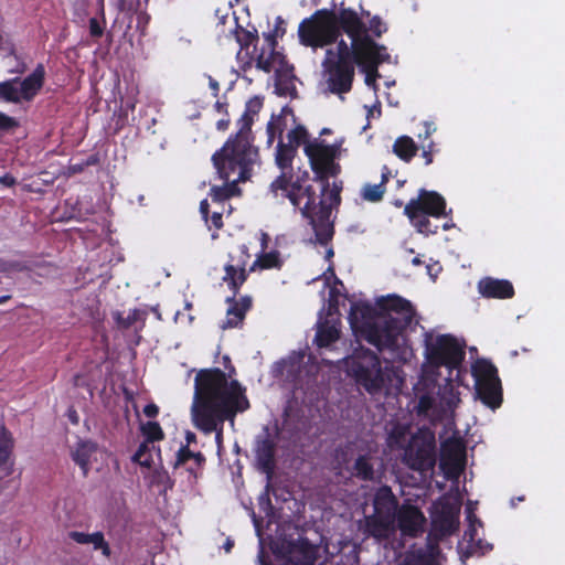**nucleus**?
Instances as JSON below:
<instances>
[{"mask_svg":"<svg viewBox=\"0 0 565 565\" xmlns=\"http://www.w3.org/2000/svg\"><path fill=\"white\" fill-rule=\"evenodd\" d=\"M248 407V399L237 381L228 384L225 373L220 369L198 372L191 414L196 427L205 433L216 431L218 447L224 420L233 422L237 412H244Z\"/></svg>","mask_w":565,"mask_h":565,"instance_id":"nucleus-1","label":"nucleus"},{"mask_svg":"<svg viewBox=\"0 0 565 565\" xmlns=\"http://www.w3.org/2000/svg\"><path fill=\"white\" fill-rule=\"evenodd\" d=\"M416 312L409 301L392 295L380 298L376 307L354 303L349 320L355 334L380 351H397L404 343V332L412 328Z\"/></svg>","mask_w":565,"mask_h":565,"instance_id":"nucleus-2","label":"nucleus"},{"mask_svg":"<svg viewBox=\"0 0 565 565\" xmlns=\"http://www.w3.org/2000/svg\"><path fill=\"white\" fill-rule=\"evenodd\" d=\"M321 195L318 196L311 185H302V179L291 181L286 170L270 184L273 193L278 190L286 192L290 202L300 209L301 215L309 221L316 234V239L326 245L333 236V223L330 221L333 206L340 204L341 186L335 183L329 189L328 179H324Z\"/></svg>","mask_w":565,"mask_h":565,"instance_id":"nucleus-3","label":"nucleus"},{"mask_svg":"<svg viewBox=\"0 0 565 565\" xmlns=\"http://www.w3.org/2000/svg\"><path fill=\"white\" fill-rule=\"evenodd\" d=\"M340 31L348 35H382L388 31L387 24L379 17L370 13L362 18L351 9H341L339 13L319 10L299 25V35H338Z\"/></svg>","mask_w":565,"mask_h":565,"instance_id":"nucleus-4","label":"nucleus"},{"mask_svg":"<svg viewBox=\"0 0 565 565\" xmlns=\"http://www.w3.org/2000/svg\"><path fill=\"white\" fill-rule=\"evenodd\" d=\"M262 106L263 102L259 97L255 96L250 98L241 118L243 125L239 131L212 156L214 168L218 170L223 178L226 177L224 168V160L226 159L230 161V164H233V162L241 164V180L248 177V166L255 164L258 161V150L250 143L249 134L253 116L259 113Z\"/></svg>","mask_w":565,"mask_h":565,"instance_id":"nucleus-5","label":"nucleus"},{"mask_svg":"<svg viewBox=\"0 0 565 565\" xmlns=\"http://www.w3.org/2000/svg\"><path fill=\"white\" fill-rule=\"evenodd\" d=\"M347 372L370 395L387 392L393 382L402 384L396 370L387 363L383 366L379 356L363 347L355 349L345 360Z\"/></svg>","mask_w":565,"mask_h":565,"instance_id":"nucleus-6","label":"nucleus"},{"mask_svg":"<svg viewBox=\"0 0 565 565\" xmlns=\"http://www.w3.org/2000/svg\"><path fill=\"white\" fill-rule=\"evenodd\" d=\"M355 64V41L351 40L349 46L341 40L335 51L327 50V56L323 62L324 75L327 76L326 93L344 94L351 89L354 76Z\"/></svg>","mask_w":565,"mask_h":565,"instance_id":"nucleus-7","label":"nucleus"},{"mask_svg":"<svg viewBox=\"0 0 565 565\" xmlns=\"http://www.w3.org/2000/svg\"><path fill=\"white\" fill-rule=\"evenodd\" d=\"M307 135L305 127L298 126L288 132L289 142L287 145H294L297 149L301 142L306 143L305 152L310 159L311 168L317 175L316 179L323 182L324 179L334 177L339 172L340 167L334 162L338 149L335 146L323 145L318 141L307 142Z\"/></svg>","mask_w":565,"mask_h":565,"instance_id":"nucleus-8","label":"nucleus"},{"mask_svg":"<svg viewBox=\"0 0 565 565\" xmlns=\"http://www.w3.org/2000/svg\"><path fill=\"white\" fill-rule=\"evenodd\" d=\"M241 45L237 58L245 65L270 72L277 62L282 61V55L276 51V38H236Z\"/></svg>","mask_w":565,"mask_h":565,"instance_id":"nucleus-9","label":"nucleus"},{"mask_svg":"<svg viewBox=\"0 0 565 565\" xmlns=\"http://www.w3.org/2000/svg\"><path fill=\"white\" fill-rule=\"evenodd\" d=\"M446 202L436 192L420 190L417 199H413L405 206V214L420 233H436L438 226L430 227V221L426 216H440L445 214Z\"/></svg>","mask_w":565,"mask_h":565,"instance_id":"nucleus-10","label":"nucleus"},{"mask_svg":"<svg viewBox=\"0 0 565 565\" xmlns=\"http://www.w3.org/2000/svg\"><path fill=\"white\" fill-rule=\"evenodd\" d=\"M426 356L431 364L437 366H458L463 358V345L450 334L434 335L433 332L425 333Z\"/></svg>","mask_w":565,"mask_h":565,"instance_id":"nucleus-11","label":"nucleus"},{"mask_svg":"<svg viewBox=\"0 0 565 565\" xmlns=\"http://www.w3.org/2000/svg\"><path fill=\"white\" fill-rule=\"evenodd\" d=\"M476 396L484 405L494 409L502 403L501 383L493 364L486 360H478L472 364Z\"/></svg>","mask_w":565,"mask_h":565,"instance_id":"nucleus-12","label":"nucleus"},{"mask_svg":"<svg viewBox=\"0 0 565 565\" xmlns=\"http://www.w3.org/2000/svg\"><path fill=\"white\" fill-rule=\"evenodd\" d=\"M460 505L459 500L451 497H443L434 503L429 539L437 543L458 529Z\"/></svg>","mask_w":565,"mask_h":565,"instance_id":"nucleus-13","label":"nucleus"},{"mask_svg":"<svg viewBox=\"0 0 565 565\" xmlns=\"http://www.w3.org/2000/svg\"><path fill=\"white\" fill-rule=\"evenodd\" d=\"M355 41V64L365 73L367 86L376 89L375 81L380 76L377 66L387 61L390 55L384 46H379L373 38H351Z\"/></svg>","mask_w":565,"mask_h":565,"instance_id":"nucleus-14","label":"nucleus"},{"mask_svg":"<svg viewBox=\"0 0 565 565\" xmlns=\"http://www.w3.org/2000/svg\"><path fill=\"white\" fill-rule=\"evenodd\" d=\"M404 463L412 470L425 475L436 465V445L433 435H415L403 456Z\"/></svg>","mask_w":565,"mask_h":565,"instance_id":"nucleus-15","label":"nucleus"},{"mask_svg":"<svg viewBox=\"0 0 565 565\" xmlns=\"http://www.w3.org/2000/svg\"><path fill=\"white\" fill-rule=\"evenodd\" d=\"M279 552L288 565H315L318 561L319 546L300 535L297 539L285 535Z\"/></svg>","mask_w":565,"mask_h":565,"instance_id":"nucleus-16","label":"nucleus"},{"mask_svg":"<svg viewBox=\"0 0 565 565\" xmlns=\"http://www.w3.org/2000/svg\"><path fill=\"white\" fill-rule=\"evenodd\" d=\"M254 164L248 166V177L244 180H241V172L242 167L241 164L233 162V164H230V161L224 160V168L226 177H222L216 169L217 175L221 180L225 181V184L223 186H212L211 189V196L214 201L223 202L225 200H228L230 198L239 194L241 190L237 186L238 182H245L250 179L252 168Z\"/></svg>","mask_w":565,"mask_h":565,"instance_id":"nucleus-17","label":"nucleus"},{"mask_svg":"<svg viewBox=\"0 0 565 565\" xmlns=\"http://www.w3.org/2000/svg\"><path fill=\"white\" fill-rule=\"evenodd\" d=\"M465 448L456 441H447L441 447L439 468L448 480H457L465 470Z\"/></svg>","mask_w":565,"mask_h":565,"instance_id":"nucleus-18","label":"nucleus"},{"mask_svg":"<svg viewBox=\"0 0 565 565\" xmlns=\"http://www.w3.org/2000/svg\"><path fill=\"white\" fill-rule=\"evenodd\" d=\"M275 452L276 441L270 435L269 427L266 426L256 438L255 457L258 469L266 473L268 481L274 473Z\"/></svg>","mask_w":565,"mask_h":565,"instance_id":"nucleus-19","label":"nucleus"},{"mask_svg":"<svg viewBox=\"0 0 565 565\" xmlns=\"http://www.w3.org/2000/svg\"><path fill=\"white\" fill-rule=\"evenodd\" d=\"M338 305L329 302L327 317H320L317 323L316 343L319 347H328L340 337Z\"/></svg>","mask_w":565,"mask_h":565,"instance_id":"nucleus-20","label":"nucleus"},{"mask_svg":"<svg viewBox=\"0 0 565 565\" xmlns=\"http://www.w3.org/2000/svg\"><path fill=\"white\" fill-rule=\"evenodd\" d=\"M396 518L398 521V527L405 535L417 536L424 531L426 519L415 507H406L402 509Z\"/></svg>","mask_w":565,"mask_h":565,"instance_id":"nucleus-21","label":"nucleus"},{"mask_svg":"<svg viewBox=\"0 0 565 565\" xmlns=\"http://www.w3.org/2000/svg\"><path fill=\"white\" fill-rule=\"evenodd\" d=\"M303 358V353L292 352L287 359H284L274 365V376L280 377L290 383H296L301 373Z\"/></svg>","mask_w":565,"mask_h":565,"instance_id":"nucleus-22","label":"nucleus"},{"mask_svg":"<svg viewBox=\"0 0 565 565\" xmlns=\"http://www.w3.org/2000/svg\"><path fill=\"white\" fill-rule=\"evenodd\" d=\"M364 522L365 533H367L370 536H373L377 541L386 540L395 533L396 519L394 518L372 514L365 516Z\"/></svg>","mask_w":565,"mask_h":565,"instance_id":"nucleus-23","label":"nucleus"},{"mask_svg":"<svg viewBox=\"0 0 565 565\" xmlns=\"http://www.w3.org/2000/svg\"><path fill=\"white\" fill-rule=\"evenodd\" d=\"M397 507L398 502L394 497L391 488L384 486L376 491L373 499V514L396 519Z\"/></svg>","mask_w":565,"mask_h":565,"instance_id":"nucleus-24","label":"nucleus"},{"mask_svg":"<svg viewBox=\"0 0 565 565\" xmlns=\"http://www.w3.org/2000/svg\"><path fill=\"white\" fill-rule=\"evenodd\" d=\"M479 292L486 298H511L514 294L510 281L486 277L478 284Z\"/></svg>","mask_w":565,"mask_h":565,"instance_id":"nucleus-25","label":"nucleus"},{"mask_svg":"<svg viewBox=\"0 0 565 565\" xmlns=\"http://www.w3.org/2000/svg\"><path fill=\"white\" fill-rule=\"evenodd\" d=\"M376 458L371 455H360L354 460L353 466L348 469L352 477L363 481H374L377 478V470L375 468Z\"/></svg>","mask_w":565,"mask_h":565,"instance_id":"nucleus-26","label":"nucleus"},{"mask_svg":"<svg viewBox=\"0 0 565 565\" xmlns=\"http://www.w3.org/2000/svg\"><path fill=\"white\" fill-rule=\"evenodd\" d=\"M296 76L292 74V70L280 68L276 71L275 92L279 96L296 98Z\"/></svg>","mask_w":565,"mask_h":565,"instance_id":"nucleus-27","label":"nucleus"},{"mask_svg":"<svg viewBox=\"0 0 565 565\" xmlns=\"http://www.w3.org/2000/svg\"><path fill=\"white\" fill-rule=\"evenodd\" d=\"M44 66L39 64L33 73L29 75L24 81L19 82L22 98L30 100L41 89L44 81Z\"/></svg>","mask_w":565,"mask_h":565,"instance_id":"nucleus-28","label":"nucleus"},{"mask_svg":"<svg viewBox=\"0 0 565 565\" xmlns=\"http://www.w3.org/2000/svg\"><path fill=\"white\" fill-rule=\"evenodd\" d=\"M227 301L231 302V306L227 309V320L222 324V329L237 327L243 321L252 303L248 297L242 298L239 303L234 301V297L228 298Z\"/></svg>","mask_w":565,"mask_h":565,"instance_id":"nucleus-29","label":"nucleus"},{"mask_svg":"<svg viewBox=\"0 0 565 565\" xmlns=\"http://www.w3.org/2000/svg\"><path fill=\"white\" fill-rule=\"evenodd\" d=\"M70 539L74 540L78 544H93L95 550L100 548L103 554L109 556L110 548L107 542L104 540L102 532L87 534L83 532L72 531L68 533Z\"/></svg>","mask_w":565,"mask_h":565,"instance_id":"nucleus-30","label":"nucleus"},{"mask_svg":"<svg viewBox=\"0 0 565 565\" xmlns=\"http://www.w3.org/2000/svg\"><path fill=\"white\" fill-rule=\"evenodd\" d=\"M96 451V444L89 440L79 441L72 450V459L82 468L84 475L88 472V462L90 456Z\"/></svg>","mask_w":565,"mask_h":565,"instance_id":"nucleus-31","label":"nucleus"},{"mask_svg":"<svg viewBox=\"0 0 565 565\" xmlns=\"http://www.w3.org/2000/svg\"><path fill=\"white\" fill-rule=\"evenodd\" d=\"M13 447V440L10 433L4 428H0V468L3 467L4 475H9V470L6 467L10 458Z\"/></svg>","mask_w":565,"mask_h":565,"instance_id":"nucleus-32","label":"nucleus"},{"mask_svg":"<svg viewBox=\"0 0 565 565\" xmlns=\"http://www.w3.org/2000/svg\"><path fill=\"white\" fill-rule=\"evenodd\" d=\"M393 151L403 160L409 161L417 152V146L412 138L399 137L393 147Z\"/></svg>","mask_w":565,"mask_h":565,"instance_id":"nucleus-33","label":"nucleus"},{"mask_svg":"<svg viewBox=\"0 0 565 565\" xmlns=\"http://www.w3.org/2000/svg\"><path fill=\"white\" fill-rule=\"evenodd\" d=\"M296 151L297 149L294 145H286L279 140L277 145L276 163L282 171L291 168V162Z\"/></svg>","mask_w":565,"mask_h":565,"instance_id":"nucleus-34","label":"nucleus"},{"mask_svg":"<svg viewBox=\"0 0 565 565\" xmlns=\"http://www.w3.org/2000/svg\"><path fill=\"white\" fill-rule=\"evenodd\" d=\"M0 98L13 103L23 99L18 78L0 83Z\"/></svg>","mask_w":565,"mask_h":565,"instance_id":"nucleus-35","label":"nucleus"},{"mask_svg":"<svg viewBox=\"0 0 565 565\" xmlns=\"http://www.w3.org/2000/svg\"><path fill=\"white\" fill-rule=\"evenodd\" d=\"M225 277L224 280L230 282V286L234 290V295L237 292L238 286L242 285L246 280V271L244 268L237 273V269L233 265H227L225 267Z\"/></svg>","mask_w":565,"mask_h":565,"instance_id":"nucleus-36","label":"nucleus"},{"mask_svg":"<svg viewBox=\"0 0 565 565\" xmlns=\"http://www.w3.org/2000/svg\"><path fill=\"white\" fill-rule=\"evenodd\" d=\"M222 24H228V30H220L218 33L227 34V35H253V33L248 30L242 29V32L238 31V25L236 22V17L234 14L223 15L220 20Z\"/></svg>","mask_w":565,"mask_h":565,"instance_id":"nucleus-37","label":"nucleus"},{"mask_svg":"<svg viewBox=\"0 0 565 565\" xmlns=\"http://www.w3.org/2000/svg\"><path fill=\"white\" fill-rule=\"evenodd\" d=\"M12 271H33V267L28 263L19 260H6L0 258V273L10 274Z\"/></svg>","mask_w":565,"mask_h":565,"instance_id":"nucleus-38","label":"nucleus"},{"mask_svg":"<svg viewBox=\"0 0 565 565\" xmlns=\"http://www.w3.org/2000/svg\"><path fill=\"white\" fill-rule=\"evenodd\" d=\"M190 458H193L198 465H201L205 460L204 456L201 452H192L186 445L179 449L173 467L178 468L180 465H183Z\"/></svg>","mask_w":565,"mask_h":565,"instance_id":"nucleus-39","label":"nucleus"},{"mask_svg":"<svg viewBox=\"0 0 565 565\" xmlns=\"http://www.w3.org/2000/svg\"><path fill=\"white\" fill-rule=\"evenodd\" d=\"M384 188L382 184H366L362 190V198L369 202H379L384 195Z\"/></svg>","mask_w":565,"mask_h":565,"instance_id":"nucleus-40","label":"nucleus"},{"mask_svg":"<svg viewBox=\"0 0 565 565\" xmlns=\"http://www.w3.org/2000/svg\"><path fill=\"white\" fill-rule=\"evenodd\" d=\"M434 406L435 398L430 395L425 394L419 397L418 403L416 405V409L418 415L433 416L435 415Z\"/></svg>","mask_w":565,"mask_h":565,"instance_id":"nucleus-41","label":"nucleus"},{"mask_svg":"<svg viewBox=\"0 0 565 565\" xmlns=\"http://www.w3.org/2000/svg\"><path fill=\"white\" fill-rule=\"evenodd\" d=\"M141 429L149 441L160 440L163 438V431L157 422H148L141 426Z\"/></svg>","mask_w":565,"mask_h":565,"instance_id":"nucleus-42","label":"nucleus"},{"mask_svg":"<svg viewBox=\"0 0 565 565\" xmlns=\"http://www.w3.org/2000/svg\"><path fill=\"white\" fill-rule=\"evenodd\" d=\"M7 65L10 67V73L21 74L26 70V64L20 60L17 55L15 50L11 49L8 56Z\"/></svg>","mask_w":565,"mask_h":565,"instance_id":"nucleus-43","label":"nucleus"},{"mask_svg":"<svg viewBox=\"0 0 565 565\" xmlns=\"http://www.w3.org/2000/svg\"><path fill=\"white\" fill-rule=\"evenodd\" d=\"M282 117L279 116H273L271 120L267 125V132H268V143L271 145L274 142V138L276 132L281 138L282 135V126H281Z\"/></svg>","mask_w":565,"mask_h":565,"instance_id":"nucleus-44","label":"nucleus"},{"mask_svg":"<svg viewBox=\"0 0 565 565\" xmlns=\"http://www.w3.org/2000/svg\"><path fill=\"white\" fill-rule=\"evenodd\" d=\"M139 315L140 311L135 309L126 318H124L119 312L116 313L115 318L120 328L128 329L139 319Z\"/></svg>","mask_w":565,"mask_h":565,"instance_id":"nucleus-45","label":"nucleus"},{"mask_svg":"<svg viewBox=\"0 0 565 565\" xmlns=\"http://www.w3.org/2000/svg\"><path fill=\"white\" fill-rule=\"evenodd\" d=\"M148 450V445L146 443L141 444L132 457L134 461L138 462L140 466L150 467L151 460Z\"/></svg>","mask_w":565,"mask_h":565,"instance_id":"nucleus-46","label":"nucleus"},{"mask_svg":"<svg viewBox=\"0 0 565 565\" xmlns=\"http://www.w3.org/2000/svg\"><path fill=\"white\" fill-rule=\"evenodd\" d=\"M401 565H428V563L423 554L408 553Z\"/></svg>","mask_w":565,"mask_h":565,"instance_id":"nucleus-47","label":"nucleus"},{"mask_svg":"<svg viewBox=\"0 0 565 565\" xmlns=\"http://www.w3.org/2000/svg\"><path fill=\"white\" fill-rule=\"evenodd\" d=\"M468 519L469 527L465 531L463 540L468 541L469 543H472L475 541V535L477 531L475 524L478 523V525H481V522L477 520L475 515H469Z\"/></svg>","mask_w":565,"mask_h":565,"instance_id":"nucleus-48","label":"nucleus"},{"mask_svg":"<svg viewBox=\"0 0 565 565\" xmlns=\"http://www.w3.org/2000/svg\"><path fill=\"white\" fill-rule=\"evenodd\" d=\"M338 38H300V42L303 45H327L337 40Z\"/></svg>","mask_w":565,"mask_h":565,"instance_id":"nucleus-49","label":"nucleus"},{"mask_svg":"<svg viewBox=\"0 0 565 565\" xmlns=\"http://www.w3.org/2000/svg\"><path fill=\"white\" fill-rule=\"evenodd\" d=\"M19 126L18 121L0 111V130L9 131Z\"/></svg>","mask_w":565,"mask_h":565,"instance_id":"nucleus-50","label":"nucleus"},{"mask_svg":"<svg viewBox=\"0 0 565 565\" xmlns=\"http://www.w3.org/2000/svg\"><path fill=\"white\" fill-rule=\"evenodd\" d=\"M260 266L263 268H270L278 265V254L275 252H270L267 254H264L263 257L259 259Z\"/></svg>","mask_w":565,"mask_h":565,"instance_id":"nucleus-51","label":"nucleus"},{"mask_svg":"<svg viewBox=\"0 0 565 565\" xmlns=\"http://www.w3.org/2000/svg\"><path fill=\"white\" fill-rule=\"evenodd\" d=\"M441 399L444 401V403L447 405V407L449 409H452L454 407H456L458 405V403L460 402L458 394L454 393L452 387L449 390V396L444 395Z\"/></svg>","mask_w":565,"mask_h":565,"instance_id":"nucleus-52","label":"nucleus"},{"mask_svg":"<svg viewBox=\"0 0 565 565\" xmlns=\"http://www.w3.org/2000/svg\"><path fill=\"white\" fill-rule=\"evenodd\" d=\"M156 478H157L158 482L164 483V491L168 489H172L173 481L171 480V478L168 476V473L166 471L158 472Z\"/></svg>","mask_w":565,"mask_h":565,"instance_id":"nucleus-53","label":"nucleus"},{"mask_svg":"<svg viewBox=\"0 0 565 565\" xmlns=\"http://www.w3.org/2000/svg\"><path fill=\"white\" fill-rule=\"evenodd\" d=\"M286 32H287V29H286L285 21L280 17H277L275 30L271 35H284Z\"/></svg>","mask_w":565,"mask_h":565,"instance_id":"nucleus-54","label":"nucleus"},{"mask_svg":"<svg viewBox=\"0 0 565 565\" xmlns=\"http://www.w3.org/2000/svg\"><path fill=\"white\" fill-rule=\"evenodd\" d=\"M158 412H159V408L157 405L154 404H148L145 406L143 408V414L147 416V417H150V418H153L158 415Z\"/></svg>","mask_w":565,"mask_h":565,"instance_id":"nucleus-55","label":"nucleus"},{"mask_svg":"<svg viewBox=\"0 0 565 565\" xmlns=\"http://www.w3.org/2000/svg\"><path fill=\"white\" fill-rule=\"evenodd\" d=\"M0 183L6 186H12L15 184V179L11 174H4L0 177Z\"/></svg>","mask_w":565,"mask_h":565,"instance_id":"nucleus-56","label":"nucleus"},{"mask_svg":"<svg viewBox=\"0 0 565 565\" xmlns=\"http://www.w3.org/2000/svg\"><path fill=\"white\" fill-rule=\"evenodd\" d=\"M212 222H213L215 227H217V228L222 227L223 224H222V215H221V213H213Z\"/></svg>","mask_w":565,"mask_h":565,"instance_id":"nucleus-57","label":"nucleus"},{"mask_svg":"<svg viewBox=\"0 0 565 565\" xmlns=\"http://www.w3.org/2000/svg\"><path fill=\"white\" fill-rule=\"evenodd\" d=\"M200 211L203 215V217L206 220L209 215V203L206 200H203L200 204Z\"/></svg>","mask_w":565,"mask_h":565,"instance_id":"nucleus-58","label":"nucleus"},{"mask_svg":"<svg viewBox=\"0 0 565 565\" xmlns=\"http://www.w3.org/2000/svg\"><path fill=\"white\" fill-rule=\"evenodd\" d=\"M90 29H92V35H100L102 31H100L98 23L95 19L90 20Z\"/></svg>","mask_w":565,"mask_h":565,"instance_id":"nucleus-59","label":"nucleus"},{"mask_svg":"<svg viewBox=\"0 0 565 565\" xmlns=\"http://www.w3.org/2000/svg\"><path fill=\"white\" fill-rule=\"evenodd\" d=\"M29 265L31 266V264H29ZM32 267H33V270L35 268H40V269H44L45 270V273H42V270H39V275L40 276H45V275L49 274V268L46 266H42L41 264H32Z\"/></svg>","mask_w":565,"mask_h":565,"instance_id":"nucleus-60","label":"nucleus"},{"mask_svg":"<svg viewBox=\"0 0 565 565\" xmlns=\"http://www.w3.org/2000/svg\"><path fill=\"white\" fill-rule=\"evenodd\" d=\"M195 434L192 433V431H186L185 434V439H186V443H188V446L191 444V443H194L195 441Z\"/></svg>","mask_w":565,"mask_h":565,"instance_id":"nucleus-61","label":"nucleus"},{"mask_svg":"<svg viewBox=\"0 0 565 565\" xmlns=\"http://www.w3.org/2000/svg\"><path fill=\"white\" fill-rule=\"evenodd\" d=\"M228 122H230L228 120H224V119L218 120V121H217V128H218L220 130H224V129H226V128H227Z\"/></svg>","mask_w":565,"mask_h":565,"instance_id":"nucleus-62","label":"nucleus"},{"mask_svg":"<svg viewBox=\"0 0 565 565\" xmlns=\"http://www.w3.org/2000/svg\"><path fill=\"white\" fill-rule=\"evenodd\" d=\"M210 86L212 89L218 90V83L213 78H210Z\"/></svg>","mask_w":565,"mask_h":565,"instance_id":"nucleus-63","label":"nucleus"},{"mask_svg":"<svg viewBox=\"0 0 565 565\" xmlns=\"http://www.w3.org/2000/svg\"><path fill=\"white\" fill-rule=\"evenodd\" d=\"M267 241H268V235L266 233H263V235H262L263 248L267 247Z\"/></svg>","mask_w":565,"mask_h":565,"instance_id":"nucleus-64","label":"nucleus"}]
</instances>
